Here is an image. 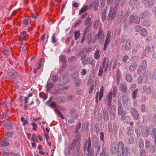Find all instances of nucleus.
I'll return each instance as SVG.
<instances>
[{
    "mask_svg": "<svg viewBox=\"0 0 156 156\" xmlns=\"http://www.w3.org/2000/svg\"><path fill=\"white\" fill-rule=\"evenodd\" d=\"M93 62L92 58L90 57H89L88 58H87L86 59H85L82 62V63L83 65H86L88 63H90L91 64Z\"/></svg>",
    "mask_w": 156,
    "mask_h": 156,
    "instance_id": "21",
    "label": "nucleus"
},
{
    "mask_svg": "<svg viewBox=\"0 0 156 156\" xmlns=\"http://www.w3.org/2000/svg\"><path fill=\"white\" fill-rule=\"evenodd\" d=\"M76 139H75L74 140L73 142L71 143L69 148L72 150H74L76 147Z\"/></svg>",
    "mask_w": 156,
    "mask_h": 156,
    "instance_id": "33",
    "label": "nucleus"
},
{
    "mask_svg": "<svg viewBox=\"0 0 156 156\" xmlns=\"http://www.w3.org/2000/svg\"><path fill=\"white\" fill-rule=\"evenodd\" d=\"M150 144L151 143L149 140H145V147L146 148L149 147Z\"/></svg>",
    "mask_w": 156,
    "mask_h": 156,
    "instance_id": "58",
    "label": "nucleus"
},
{
    "mask_svg": "<svg viewBox=\"0 0 156 156\" xmlns=\"http://www.w3.org/2000/svg\"><path fill=\"white\" fill-rule=\"evenodd\" d=\"M100 143L99 142V139L98 137L94 136L93 138V146L94 147L96 146L99 145Z\"/></svg>",
    "mask_w": 156,
    "mask_h": 156,
    "instance_id": "20",
    "label": "nucleus"
},
{
    "mask_svg": "<svg viewBox=\"0 0 156 156\" xmlns=\"http://www.w3.org/2000/svg\"><path fill=\"white\" fill-rule=\"evenodd\" d=\"M126 80L128 82H131L133 80L132 76L129 74H127L126 75Z\"/></svg>",
    "mask_w": 156,
    "mask_h": 156,
    "instance_id": "42",
    "label": "nucleus"
},
{
    "mask_svg": "<svg viewBox=\"0 0 156 156\" xmlns=\"http://www.w3.org/2000/svg\"><path fill=\"white\" fill-rule=\"evenodd\" d=\"M143 24L145 26L148 27L150 26V23L149 20H144L143 22Z\"/></svg>",
    "mask_w": 156,
    "mask_h": 156,
    "instance_id": "46",
    "label": "nucleus"
},
{
    "mask_svg": "<svg viewBox=\"0 0 156 156\" xmlns=\"http://www.w3.org/2000/svg\"><path fill=\"white\" fill-rule=\"evenodd\" d=\"M121 90L122 93L126 92L127 91V85L125 83H122L120 86Z\"/></svg>",
    "mask_w": 156,
    "mask_h": 156,
    "instance_id": "18",
    "label": "nucleus"
},
{
    "mask_svg": "<svg viewBox=\"0 0 156 156\" xmlns=\"http://www.w3.org/2000/svg\"><path fill=\"white\" fill-rule=\"evenodd\" d=\"M4 126L6 128L9 129H11L12 124L10 122L5 123L4 124Z\"/></svg>",
    "mask_w": 156,
    "mask_h": 156,
    "instance_id": "40",
    "label": "nucleus"
},
{
    "mask_svg": "<svg viewBox=\"0 0 156 156\" xmlns=\"http://www.w3.org/2000/svg\"><path fill=\"white\" fill-rule=\"evenodd\" d=\"M153 0H148L147 4L148 6L149 7H151L153 5Z\"/></svg>",
    "mask_w": 156,
    "mask_h": 156,
    "instance_id": "53",
    "label": "nucleus"
},
{
    "mask_svg": "<svg viewBox=\"0 0 156 156\" xmlns=\"http://www.w3.org/2000/svg\"><path fill=\"white\" fill-rule=\"evenodd\" d=\"M12 51V49L10 47L6 48H5L3 51V53L5 55H9V53Z\"/></svg>",
    "mask_w": 156,
    "mask_h": 156,
    "instance_id": "32",
    "label": "nucleus"
},
{
    "mask_svg": "<svg viewBox=\"0 0 156 156\" xmlns=\"http://www.w3.org/2000/svg\"><path fill=\"white\" fill-rule=\"evenodd\" d=\"M131 41L130 39H128L126 42L124 49L126 51H129L131 48Z\"/></svg>",
    "mask_w": 156,
    "mask_h": 156,
    "instance_id": "17",
    "label": "nucleus"
},
{
    "mask_svg": "<svg viewBox=\"0 0 156 156\" xmlns=\"http://www.w3.org/2000/svg\"><path fill=\"white\" fill-rule=\"evenodd\" d=\"M112 92H110L108 94L107 98V106L108 109L109 110H111L112 109V108H111L112 106L113 105H112Z\"/></svg>",
    "mask_w": 156,
    "mask_h": 156,
    "instance_id": "10",
    "label": "nucleus"
},
{
    "mask_svg": "<svg viewBox=\"0 0 156 156\" xmlns=\"http://www.w3.org/2000/svg\"><path fill=\"white\" fill-rule=\"evenodd\" d=\"M92 22L91 21V18L89 16L87 17L85 20L84 25H92Z\"/></svg>",
    "mask_w": 156,
    "mask_h": 156,
    "instance_id": "25",
    "label": "nucleus"
},
{
    "mask_svg": "<svg viewBox=\"0 0 156 156\" xmlns=\"http://www.w3.org/2000/svg\"><path fill=\"white\" fill-rule=\"evenodd\" d=\"M58 79L56 76H53L51 78V80L53 82H56L58 80Z\"/></svg>",
    "mask_w": 156,
    "mask_h": 156,
    "instance_id": "64",
    "label": "nucleus"
},
{
    "mask_svg": "<svg viewBox=\"0 0 156 156\" xmlns=\"http://www.w3.org/2000/svg\"><path fill=\"white\" fill-rule=\"evenodd\" d=\"M53 84L51 83H47L46 85V87L47 88V91L49 90L50 89L53 87Z\"/></svg>",
    "mask_w": 156,
    "mask_h": 156,
    "instance_id": "39",
    "label": "nucleus"
},
{
    "mask_svg": "<svg viewBox=\"0 0 156 156\" xmlns=\"http://www.w3.org/2000/svg\"><path fill=\"white\" fill-rule=\"evenodd\" d=\"M8 138L7 137L4 138L2 141L0 143V147H4L8 146L10 145L9 141H11V140H8Z\"/></svg>",
    "mask_w": 156,
    "mask_h": 156,
    "instance_id": "12",
    "label": "nucleus"
},
{
    "mask_svg": "<svg viewBox=\"0 0 156 156\" xmlns=\"http://www.w3.org/2000/svg\"><path fill=\"white\" fill-rule=\"evenodd\" d=\"M100 53L99 49H97L96 50L94 53V58L98 60L100 56Z\"/></svg>",
    "mask_w": 156,
    "mask_h": 156,
    "instance_id": "28",
    "label": "nucleus"
},
{
    "mask_svg": "<svg viewBox=\"0 0 156 156\" xmlns=\"http://www.w3.org/2000/svg\"><path fill=\"white\" fill-rule=\"evenodd\" d=\"M117 12V9H116L111 7L110 9L107 17L108 20H113L115 17Z\"/></svg>",
    "mask_w": 156,
    "mask_h": 156,
    "instance_id": "2",
    "label": "nucleus"
},
{
    "mask_svg": "<svg viewBox=\"0 0 156 156\" xmlns=\"http://www.w3.org/2000/svg\"><path fill=\"white\" fill-rule=\"evenodd\" d=\"M124 146V144L122 142H119L118 145L115 142L113 143L112 144V152L114 154H116L118 152L119 153L121 149H122V147Z\"/></svg>",
    "mask_w": 156,
    "mask_h": 156,
    "instance_id": "1",
    "label": "nucleus"
},
{
    "mask_svg": "<svg viewBox=\"0 0 156 156\" xmlns=\"http://www.w3.org/2000/svg\"><path fill=\"white\" fill-rule=\"evenodd\" d=\"M70 114L72 117H75V118H77L78 117L77 111L75 109H71L70 111Z\"/></svg>",
    "mask_w": 156,
    "mask_h": 156,
    "instance_id": "22",
    "label": "nucleus"
},
{
    "mask_svg": "<svg viewBox=\"0 0 156 156\" xmlns=\"http://www.w3.org/2000/svg\"><path fill=\"white\" fill-rule=\"evenodd\" d=\"M75 36V39L76 40L79 37L80 33V31H76L74 32Z\"/></svg>",
    "mask_w": 156,
    "mask_h": 156,
    "instance_id": "37",
    "label": "nucleus"
},
{
    "mask_svg": "<svg viewBox=\"0 0 156 156\" xmlns=\"http://www.w3.org/2000/svg\"><path fill=\"white\" fill-rule=\"evenodd\" d=\"M66 56L65 55H61L59 57V60L63 63H66Z\"/></svg>",
    "mask_w": 156,
    "mask_h": 156,
    "instance_id": "31",
    "label": "nucleus"
},
{
    "mask_svg": "<svg viewBox=\"0 0 156 156\" xmlns=\"http://www.w3.org/2000/svg\"><path fill=\"white\" fill-rule=\"evenodd\" d=\"M66 63H63L62 64V67L59 70L58 73H60L62 72L63 70H64L66 68Z\"/></svg>",
    "mask_w": 156,
    "mask_h": 156,
    "instance_id": "45",
    "label": "nucleus"
},
{
    "mask_svg": "<svg viewBox=\"0 0 156 156\" xmlns=\"http://www.w3.org/2000/svg\"><path fill=\"white\" fill-rule=\"evenodd\" d=\"M120 150V152L119 153L121 154L122 156H128L130 153V149L127 147H122V149Z\"/></svg>",
    "mask_w": 156,
    "mask_h": 156,
    "instance_id": "6",
    "label": "nucleus"
},
{
    "mask_svg": "<svg viewBox=\"0 0 156 156\" xmlns=\"http://www.w3.org/2000/svg\"><path fill=\"white\" fill-rule=\"evenodd\" d=\"M99 26H100V27H101L99 20H98L94 21L93 26L95 29H98Z\"/></svg>",
    "mask_w": 156,
    "mask_h": 156,
    "instance_id": "27",
    "label": "nucleus"
},
{
    "mask_svg": "<svg viewBox=\"0 0 156 156\" xmlns=\"http://www.w3.org/2000/svg\"><path fill=\"white\" fill-rule=\"evenodd\" d=\"M147 31L145 28H143L140 30V34L143 36H145L147 35Z\"/></svg>",
    "mask_w": 156,
    "mask_h": 156,
    "instance_id": "38",
    "label": "nucleus"
},
{
    "mask_svg": "<svg viewBox=\"0 0 156 156\" xmlns=\"http://www.w3.org/2000/svg\"><path fill=\"white\" fill-rule=\"evenodd\" d=\"M149 14V12L147 11H145L143 13H141L140 15V17L142 19H143L145 17L147 16Z\"/></svg>",
    "mask_w": 156,
    "mask_h": 156,
    "instance_id": "30",
    "label": "nucleus"
},
{
    "mask_svg": "<svg viewBox=\"0 0 156 156\" xmlns=\"http://www.w3.org/2000/svg\"><path fill=\"white\" fill-rule=\"evenodd\" d=\"M130 112L134 120H137L138 119L139 114L137 110L134 108H132L130 109Z\"/></svg>",
    "mask_w": 156,
    "mask_h": 156,
    "instance_id": "7",
    "label": "nucleus"
},
{
    "mask_svg": "<svg viewBox=\"0 0 156 156\" xmlns=\"http://www.w3.org/2000/svg\"><path fill=\"white\" fill-rule=\"evenodd\" d=\"M85 26H86V27L84 30V32L85 33H87L89 31L92 25H87Z\"/></svg>",
    "mask_w": 156,
    "mask_h": 156,
    "instance_id": "55",
    "label": "nucleus"
},
{
    "mask_svg": "<svg viewBox=\"0 0 156 156\" xmlns=\"http://www.w3.org/2000/svg\"><path fill=\"white\" fill-rule=\"evenodd\" d=\"M90 137L89 138V140H86L83 146V149L84 151H85L87 150V147L88 143H89V142H90Z\"/></svg>",
    "mask_w": 156,
    "mask_h": 156,
    "instance_id": "41",
    "label": "nucleus"
},
{
    "mask_svg": "<svg viewBox=\"0 0 156 156\" xmlns=\"http://www.w3.org/2000/svg\"><path fill=\"white\" fill-rule=\"evenodd\" d=\"M101 146L98 145L94 147L95 150L96 152V154H100L101 156H105L106 154V148L105 147H103L102 146V148H101Z\"/></svg>",
    "mask_w": 156,
    "mask_h": 156,
    "instance_id": "3",
    "label": "nucleus"
},
{
    "mask_svg": "<svg viewBox=\"0 0 156 156\" xmlns=\"http://www.w3.org/2000/svg\"><path fill=\"white\" fill-rule=\"evenodd\" d=\"M72 77L74 80L75 85L76 87L79 86L81 83V81L79 78L78 73L76 72L73 74L72 75Z\"/></svg>",
    "mask_w": 156,
    "mask_h": 156,
    "instance_id": "4",
    "label": "nucleus"
},
{
    "mask_svg": "<svg viewBox=\"0 0 156 156\" xmlns=\"http://www.w3.org/2000/svg\"><path fill=\"white\" fill-rule=\"evenodd\" d=\"M94 81L92 79H90L87 81V85L88 86H90L91 85L93 84Z\"/></svg>",
    "mask_w": 156,
    "mask_h": 156,
    "instance_id": "52",
    "label": "nucleus"
},
{
    "mask_svg": "<svg viewBox=\"0 0 156 156\" xmlns=\"http://www.w3.org/2000/svg\"><path fill=\"white\" fill-rule=\"evenodd\" d=\"M103 73V68L102 67H101L99 71L98 76L99 77L102 76Z\"/></svg>",
    "mask_w": 156,
    "mask_h": 156,
    "instance_id": "54",
    "label": "nucleus"
},
{
    "mask_svg": "<svg viewBox=\"0 0 156 156\" xmlns=\"http://www.w3.org/2000/svg\"><path fill=\"white\" fill-rule=\"evenodd\" d=\"M111 33L110 31H109L107 34L105 44H104L103 50L105 51L106 50L108 44H109L111 38Z\"/></svg>",
    "mask_w": 156,
    "mask_h": 156,
    "instance_id": "9",
    "label": "nucleus"
},
{
    "mask_svg": "<svg viewBox=\"0 0 156 156\" xmlns=\"http://www.w3.org/2000/svg\"><path fill=\"white\" fill-rule=\"evenodd\" d=\"M87 156H93L94 154V151L93 148L88 149L87 150Z\"/></svg>",
    "mask_w": 156,
    "mask_h": 156,
    "instance_id": "34",
    "label": "nucleus"
},
{
    "mask_svg": "<svg viewBox=\"0 0 156 156\" xmlns=\"http://www.w3.org/2000/svg\"><path fill=\"white\" fill-rule=\"evenodd\" d=\"M152 87L149 86L147 87L146 86H144L141 88V91L142 92H145L147 94H151V90Z\"/></svg>",
    "mask_w": 156,
    "mask_h": 156,
    "instance_id": "15",
    "label": "nucleus"
},
{
    "mask_svg": "<svg viewBox=\"0 0 156 156\" xmlns=\"http://www.w3.org/2000/svg\"><path fill=\"white\" fill-rule=\"evenodd\" d=\"M55 111L57 115H58L60 117H61L62 119H64L65 118L63 115L61 113V112L57 109L56 108L55 109Z\"/></svg>",
    "mask_w": 156,
    "mask_h": 156,
    "instance_id": "35",
    "label": "nucleus"
},
{
    "mask_svg": "<svg viewBox=\"0 0 156 156\" xmlns=\"http://www.w3.org/2000/svg\"><path fill=\"white\" fill-rule=\"evenodd\" d=\"M130 118L129 116H126L124 118V119L126 124H128L129 122L130 121Z\"/></svg>",
    "mask_w": 156,
    "mask_h": 156,
    "instance_id": "51",
    "label": "nucleus"
},
{
    "mask_svg": "<svg viewBox=\"0 0 156 156\" xmlns=\"http://www.w3.org/2000/svg\"><path fill=\"white\" fill-rule=\"evenodd\" d=\"M134 141V139L133 137L130 136L129 137L128 139V143L129 144H132Z\"/></svg>",
    "mask_w": 156,
    "mask_h": 156,
    "instance_id": "62",
    "label": "nucleus"
},
{
    "mask_svg": "<svg viewBox=\"0 0 156 156\" xmlns=\"http://www.w3.org/2000/svg\"><path fill=\"white\" fill-rule=\"evenodd\" d=\"M143 77L142 76H140L138 78L137 82L139 84L143 82Z\"/></svg>",
    "mask_w": 156,
    "mask_h": 156,
    "instance_id": "63",
    "label": "nucleus"
},
{
    "mask_svg": "<svg viewBox=\"0 0 156 156\" xmlns=\"http://www.w3.org/2000/svg\"><path fill=\"white\" fill-rule=\"evenodd\" d=\"M138 90V89H136L133 92L132 94V97L133 98H136V95L137 93Z\"/></svg>",
    "mask_w": 156,
    "mask_h": 156,
    "instance_id": "49",
    "label": "nucleus"
},
{
    "mask_svg": "<svg viewBox=\"0 0 156 156\" xmlns=\"http://www.w3.org/2000/svg\"><path fill=\"white\" fill-rule=\"evenodd\" d=\"M99 4V2L98 0H96L90 3L89 7V9H91L94 7V10L95 11L97 10Z\"/></svg>",
    "mask_w": 156,
    "mask_h": 156,
    "instance_id": "14",
    "label": "nucleus"
},
{
    "mask_svg": "<svg viewBox=\"0 0 156 156\" xmlns=\"http://www.w3.org/2000/svg\"><path fill=\"white\" fill-rule=\"evenodd\" d=\"M108 131L110 136H112V125L111 124H108Z\"/></svg>",
    "mask_w": 156,
    "mask_h": 156,
    "instance_id": "47",
    "label": "nucleus"
},
{
    "mask_svg": "<svg viewBox=\"0 0 156 156\" xmlns=\"http://www.w3.org/2000/svg\"><path fill=\"white\" fill-rule=\"evenodd\" d=\"M152 128H153V126L152 125H150L148 128H147V127H144L142 132L143 136L146 137L148 136L149 134H150V131Z\"/></svg>",
    "mask_w": 156,
    "mask_h": 156,
    "instance_id": "8",
    "label": "nucleus"
},
{
    "mask_svg": "<svg viewBox=\"0 0 156 156\" xmlns=\"http://www.w3.org/2000/svg\"><path fill=\"white\" fill-rule=\"evenodd\" d=\"M130 22L139 24L140 22V18L138 16L131 15L129 18Z\"/></svg>",
    "mask_w": 156,
    "mask_h": 156,
    "instance_id": "11",
    "label": "nucleus"
},
{
    "mask_svg": "<svg viewBox=\"0 0 156 156\" xmlns=\"http://www.w3.org/2000/svg\"><path fill=\"white\" fill-rule=\"evenodd\" d=\"M7 74L11 77L14 78L18 76V73L15 70L11 69H9L7 71Z\"/></svg>",
    "mask_w": 156,
    "mask_h": 156,
    "instance_id": "13",
    "label": "nucleus"
},
{
    "mask_svg": "<svg viewBox=\"0 0 156 156\" xmlns=\"http://www.w3.org/2000/svg\"><path fill=\"white\" fill-rule=\"evenodd\" d=\"M151 48L150 47L147 46L145 49V52L146 53H148L151 51Z\"/></svg>",
    "mask_w": 156,
    "mask_h": 156,
    "instance_id": "60",
    "label": "nucleus"
},
{
    "mask_svg": "<svg viewBox=\"0 0 156 156\" xmlns=\"http://www.w3.org/2000/svg\"><path fill=\"white\" fill-rule=\"evenodd\" d=\"M139 146L140 148H143L144 147V141L142 139H140V143Z\"/></svg>",
    "mask_w": 156,
    "mask_h": 156,
    "instance_id": "48",
    "label": "nucleus"
},
{
    "mask_svg": "<svg viewBox=\"0 0 156 156\" xmlns=\"http://www.w3.org/2000/svg\"><path fill=\"white\" fill-rule=\"evenodd\" d=\"M137 66V64L136 62H133L132 63L130 66L129 67V70L130 72H133L136 70Z\"/></svg>",
    "mask_w": 156,
    "mask_h": 156,
    "instance_id": "23",
    "label": "nucleus"
},
{
    "mask_svg": "<svg viewBox=\"0 0 156 156\" xmlns=\"http://www.w3.org/2000/svg\"><path fill=\"white\" fill-rule=\"evenodd\" d=\"M76 133L75 134L76 138L77 140H79L80 137L81 135L79 132H76Z\"/></svg>",
    "mask_w": 156,
    "mask_h": 156,
    "instance_id": "56",
    "label": "nucleus"
},
{
    "mask_svg": "<svg viewBox=\"0 0 156 156\" xmlns=\"http://www.w3.org/2000/svg\"><path fill=\"white\" fill-rule=\"evenodd\" d=\"M147 67V61L145 60H144L142 63V65L141 66V67L142 68L143 70L144 71L146 69V68Z\"/></svg>",
    "mask_w": 156,
    "mask_h": 156,
    "instance_id": "36",
    "label": "nucleus"
},
{
    "mask_svg": "<svg viewBox=\"0 0 156 156\" xmlns=\"http://www.w3.org/2000/svg\"><path fill=\"white\" fill-rule=\"evenodd\" d=\"M118 126L115 123H114L112 130V133L115 136L118 133Z\"/></svg>",
    "mask_w": 156,
    "mask_h": 156,
    "instance_id": "24",
    "label": "nucleus"
},
{
    "mask_svg": "<svg viewBox=\"0 0 156 156\" xmlns=\"http://www.w3.org/2000/svg\"><path fill=\"white\" fill-rule=\"evenodd\" d=\"M51 41L54 44L57 42V40L55 36V34H54L51 37Z\"/></svg>",
    "mask_w": 156,
    "mask_h": 156,
    "instance_id": "57",
    "label": "nucleus"
},
{
    "mask_svg": "<svg viewBox=\"0 0 156 156\" xmlns=\"http://www.w3.org/2000/svg\"><path fill=\"white\" fill-rule=\"evenodd\" d=\"M103 114L105 121H107L108 120L109 117L107 112L105 108L103 109Z\"/></svg>",
    "mask_w": 156,
    "mask_h": 156,
    "instance_id": "29",
    "label": "nucleus"
},
{
    "mask_svg": "<svg viewBox=\"0 0 156 156\" xmlns=\"http://www.w3.org/2000/svg\"><path fill=\"white\" fill-rule=\"evenodd\" d=\"M111 108H112V109L110 110L111 113V118L112 119H114L115 118L116 113L115 107L113 105Z\"/></svg>",
    "mask_w": 156,
    "mask_h": 156,
    "instance_id": "19",
    "label": "nucleus"
},
{
    "mask_svg": "<svg viewBox=\"0 0 156 156\" xmlns=\"http://www.w3.org/2000/svg\"><path fill=\"white\" fill-rule=\"evenodd\" d=\"M122 103L123 104H125L129 100V96L126 94L123 95L122 96Z\"/></svg>",
    "mask_w": 156,
    "mask_h": 156,
    "instance_id": "26",
    "label": "nucleus"
},
{
    "mask_svg": "<svg viewBox=\"0 0 156 156\" xmlns=\"http://www.w3.org/2000/svg\"><path fill=\"white\" fill-rule=\"evenodd\" d=\"M82 22V20L81 19H79L75 23L74 26V27H76L78 26Z\"/></svg>",
    "mask_w": 156,
    "mask_h": 156,
    "instance_id": "59",
    "label": "nucleus"
},
{
    "mask_svg": "<svg viewBox=\"0 0 156 156\" xmlns=\"http://www.w3.org/2000/svg\"><path fill=\"white\" fill-rule=\"evenodd\" d=\"M89 8L88 5H85L84 7H83L80 10V12L83 13V12L86 11Z\"/></svg>",
    "mask_w": 156,
    "mask_h": 156,
    "instance_id": "43",
    "label": "nucleus"
},
{
    "mask_svg": "<svg viewBox=\"0 0 156 156\" xmlns=\"http://www.w3.org/2000/svg\"><path fill=\"white\" fill-rule=\"evenodd\" d=\"M151 131H152V132H150V134L153 135V137H155L156 136V128L153 129L152 128L151 130Z\"/></svg>",
    "mask_w": 156,
    "mask_h": 156,
    "instance_id": "44",
    "label": "nucleus"
},
{
    "mask_svg": "<svg viewBox=\"0 0 156 156\" xmlns=\"http://www.w3.org/2000/svg\"><path fill=\"white\" fill-rule=\"evenodd\" d=\"M118 91V88L116 86L113 89V97H115L116 96V94Z\"/></svg>",
    "mask_w": 156,
    "mask_h": 156,
    "instance_id": "50",
    "label": "nucleus"
},
{
    "mask_svg": "<svg viewBox=\"0 0 156 156\" xmlns=\"http://www.w3.org/2000/svg\"><path fill=\"white\" fill-rule=\"evenodd\" d=\"M118 114L119 115H125L126 114V111L123 110V107L121 103H119L118 108Z\"/></svg>",
    "mask_w": 156,
    "mask_h": 156,
    "instance_id": "16",
    "label": "nucleus"
},
{
    "mask_svg": "<svg viewBox=\"0 0 156 156\" xmlns=\"http://www.w3.org/2000/svg\"><path fill=\"white\" fill-rule=\"evenodd\" d=\"M104 32L102 30L101 27H99V30L97 34L98 38L100 40V42L102 43L104 38Z\"/></svg>",
    "mask_w": 156,
    "mask_h": 156,
    "instance_id": "5",
    "label": "nucleus"
},
{
    "mask_svg": "<svg viewBox=\"0 0 156 156\" xmlns=\"http://www.w3.org/2000/svg\"><path fill=\"white\" fill-rule=\"evenodd\" d=\"M77 119V118H75V117H72L68 120V122L69 123H73L74 122V120Z\"/></svg>",
    "mask_w": 156,
    "mask_h": 156,
    "instance_id": "61",
    "label": "nucleus"
}]
</instances>
